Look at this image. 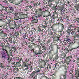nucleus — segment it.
<instances>
[{
  "label": "nucleus",
  "mask_w": 79,
  "mask_h": 79,
  "mask_svg": "<svg viewBox=\"0 0 79 79\" xmlns=\"http://www.w3.org/2000/svg\"><path fill=\"white\" fill-rule=\"evenodd\" d=\"M71 59H72V56H71L66 57L64 60V63H66L67 65H68L69 64V62L71 61Z\"/></svg>",
  "instance_id": "obj_1"
},
{
  "label": "nucleus",
  "mask_w": 79,
  "mask_h": 79,
  "mask_svg": "<svg viewBox=\"0 0 79 79\" xmlns=\"http://www.w3.org/2000/svg\"><path fill=\"white\" fill-rule=\"evenodd\" d=\"M67 28L68 29L66 30L67 33H70V32L73 31L74 30V26L73 25H69V26L67 27Z\"/></svg>",
  "instance_id": "obj_2"
},
{
  "label": "nucleus",
  "mask_w": 79,
  "mask_h": 79,
  "mask_svg": "<svg viewBox=\"0 0 79 79\" xmlns=\"http://www.w3.org/2000/svg\"><path fill=\"white\" fill-rule=\"evenodd\" d=\"M58 11L57 10L55 11L53 13L52 16H51L50 18L51 20L55 19L57 18H58Z\"/></svg>",
  "instance_id": "obj_3"
},
{
  "label": "nucleus",
  "mask_w": 79,
  "mask_h": 79,
  "mask_svg": "<svg viewBox=\"0 0 79 79\" xmlns=\"http://www.w3.org/2000/svg\"><path fill=\"white\" fill-rule=\"evenodd\" d=\"M23 30V29H22L19 32L20 34V35H22V37H23V39H27L28 38V35H26L27 33H23V32H22V31Z\"/></svg>",
  "instance_id": "obj_4"
},
{
  "label": "nucleus",
  "mask_w": 79,
  "mask_h": 79,
  "mask_svg": "<svg viewBox=\"0 0 79 79\" xmlns=\"http://www.w3.org/2000/svg\"><path fill=\"white\" fill-rule=\"evenodd\" d=\"M8 56V58L7 59V60L8 62V65L10 66H12V65H14L15 64V62H13V60H11V58L10 57L9 55L8 56Z\"/></svg>",
  "instance_id": "obj_5"
},
{
  "label": "nucleus",
  "mask_w": 79,
  "mask_h": 79,
  "mask_svg": "<svg viewBox=\"0 0 79 79\" xmlns=\"http://www.w3.org/2000/svg\"><path fill=\"white\" fill-rule=\"evenodd\" d=\"M53 33L54 34V35H55V36H52V38L54 41H55V42L58 41V40H60V35L56 34L55 32H53Z\"/></svg>",
  "instance_id": "obj_6"
},
{
  "label": "nucleus",
  "mask_w": 79,
  "mask_h": 79,
  "mask_svg": "<svg viewBox=\"0 0 79 79\" xmlns=\"http://www.w3.org/2000/svg\"><path fill=\"white\" fill-rule=\"evenodd\" d=\"M8 35L9 36V37L8 39V40L10 44H11L12 43V40L15 39L14 37V35H12L11 33H9Z\"/></svg>",
  "instance_id": "obj_7"
},
{
  "label": "nucleus",
  "mask_w": 79,
  "mask_h": 79,
  "mask_svg": "<svg viewBox=\"0 0 79 79\" xmlns=\"http://www.w3.org/2000/svg\"><path fill=\"white\" fill-rule=\"evenodd\" d=\"M8 11V13H12L13 15H16V11H15V10L11 6L9 7Z\"/></svg>",
  "instance_id": "obj_8"
},
{
  "label": "nucleus",
  "mask_w": 79,
  "mask_h": 79,
  "mask_svg": "<svg viewBox=\"0 0 79 79\" xmlns=\"http://www.w3.org/2000/svg\"><path fill=\"white\" fill-rule=\"evenodd\" d=\"M28 63H27L26 62H25V61H24L22 64V66L23 67H26V68L23 69V71H26V70H27L28 69Z\"/></svg>",
  "instance_id": "obj_9"
},
{
  "label": "nucleus",
  "mask_w": 79,
  "mask_h": 79,
  "mask_svg": "<svg viewBox=\"0 0 79 79\" xmlns=\"http://www.w3.org/2000/svg\"><path fill=\"white\" fill-rule=\"evenodd\" d=\"M12 23H10V25L11 26L13 27H12L10 28V29H14L15 27H16V23L15 22V21H12Z\"/></svg>",
  "instance_id": "obj_10"
},
{
  "label": "nucleus",
  "mask_w": 79,
  "mask_h": 79,
  "mask_svg": "<svg viewBox=\"0 0 79 79\" xmlns=\"http://www.w3.org/2000/svg\"><path fill=\"white\" fill-rule=\"evenodd\" d=\"M5 17L4 16V15L2 14H0V21H2V22H5L6 20L5 19H3Z\"/></svg>",
  "instance_id": "obj_11"
},
{
  "label": "nucleus",
  "mask_w": 79,
  "mask_h": 79,
  "mask_svg": "<svg viewBox=\"0 0 79 79\" xmlns=\"http://www.w3.org/2000/svg\"><path fill=\"white\" fill-rule=\"evenodd\" d=\"M35 74H36V73L35 72V71H33L32 73H31L30 74V76L29 77H28V78L29 79H32V78L33 77H34L35 76Z\"/></svg>",
  "instance_id": "obj_12"
},
{
  "label": "nucleus",
  "mask_w": 79,
  "mask_h": 79,
  "mask_svg": "<svg viewBox=\"0 0 79 79\" xmlns=\"http://www.w3.org/2000/svg\"><path fill=\"white\" fill-rule=\"evenodd\" d=\"M74 76L75 78H77L78 77H79V69H77L76 71Z\"/></svg>",
  "instance_id": "obj_13"
},
{
  "label": "nucleus",
  "mask_w": 79,
  "mask_h": 79,
  "mask_svg": "<svg viewBox=\"0 0 79 79\" xmlns=\"http://www.w3.org/2000/svg\"><path fill=\"white\" fill-rule=\"evenodd\" d=\"M40 62V63L42 64L43 65L45 66L46 65V62L44 61V60L43 59H39L38 60Z\"/></svg>",
  "instance_id": "obj_14"
},
{
  "label": "nucleus",
  "mask_w": 79,
  "mask_h": 79,
  "mask_svg": "<svg viewBox=\"0 0 79 79\" xmlns=\"http://www.w3.org/2000/svg\"><path fill=\"white\" fill-rule=\"evenodd\" d=\"M35 13L36 15H37V14L39 13L40 12L42 11V9L41 8L35 9Z\"/></svg>",
  "instance_id": "obj_15"
},
{
  "label": "nucleus",
  "mask_w": 79,
  "mask_h": 79,
  "mask_svg": "<svg viewBox=\"0 0 79 79\" xmlns=\"http://www.w3.org/2000/svg\"><path fill=\"white\" fill-rule=\"evenodd\" d=\"M6 49L7 48L6 47V46H3L2 47V50L3 51H5L6 52V54H7V56H8V51L7 50H6Z\"/></svg>",
  "instance_id": "obj_16"
},
{
  "label": "nucleus",
  "mask_w": 79,
  "mask_h": 79,
  "mask_svg": "<svg viewBox=\"0 0 79 79\" xmlns=\"http://www.w3.org/2000/svg\"><path fill=\"white\" fill-rule=\"evenodd\" d=\"M67 39H66V38L64 39V42L63 43H62L63 45H67V44L69 43L70 40H68L67 41Z\"/></svg>",
  "instance_id": "obj_17"
},
{
  "label": "nucleus",
  "mask_w": 79,
  "mask_h": 79,
  "mask_svg": "<svg viewBox=\"0 0 79 79\" xmlns=\"http://www.w3.org/2000/svg\"><path fill=\"white\" fill-rule=\"evenodd\" d=\"M9 74L8 73L6 72L5 73V75L3 74L2 77V78H4L5 79H8V77H9Z\"/></svg>",
  "instance_id": "obj_18"
},
{
  "label": "nucleus",
  "mask_w": 79,
  "mask_h": 79,
  "mask_svg": "<svg viewBox=\"0 0 79 79\" xmlns=\"http://www.w3.org/2000/svg\"><path fill=\"white\" fill-rule=\"evenodd\" d=\"M15 16L14 17V19L15 20H18L19 19H21V18H19V17L18 16V13L15 12Z\"/></svg>",
  "instance_id": "obj_19"
},
{
  "label": "nucleus",
  "mask_w": 79,
  "mask_h": 79,
  "mask_svg": "<svg viewBox=\"0 0 79 79\" xmlns=\"http://www.w3.org/2000/svg\"><path fill=\"white\" fill-rule=\"evenodd\" d=\"M35 42H37L39 43H38L39 45H42V42L40 40V37L39 38L36 39L35 40Z\"/></svg>",
  "instance_id": "obj_20"
},
{
  "label": "nucleus",
  "mask_w": 79,
  "mask_h": 79,
  "mask_svg": "<svg viewBox=\"0 0 79 79\" xmlns=\"http://www.w3.org/2000/svg\"><path fill=\"white\" fill-rule=\"evenodd\" d=\"M14 35L15 36H16V37H19V33L18 31H14Z\"/></svg>",
  "instance_id": "obj_21"
},
{
  "label": "nucleus",
  "mask_w": 79,
  "mask_h": 79,
  "mask_svg": "<svg viewBox=\"0 0 79 79\" xmlns=\"http://www.w3.org/2000/svg\"><path fill=\"white\" fill-rule=\"evenodd\" d=\"M66 37V38H65V39H67V41L70 40H71V37H70V33H67Z\"/></svg>",
  "instance_id": "obj_22"
},
{
  "label": "nucleus",
  "mask_w": 79,
  "mask_h": 79,
  "mask_svg": "<svg viewBox=\"0 0 79 79\" xmlns=\"http://www.w3.org/2000/svg\"><path fill=\"white\" fill-rule=\"evenodd\" d=\"M43 12L42 11L41 12H40L38 14H37L38 15L37 16H35L36 18H39H39H40L41 17H42L43 15Z\"/></svg>",
  "instance_id": "obj_23"
},
{
  "label": "nucleus",
  "mask_w": 79,
  "mask_h": 79,
  "mask_svg": "<svg viewBox=\"0 0 79 79\" xmlns=\"http://www.w3.org/2000/svg\"><path fill=\"white\" fill-rule=\"evenodd\" d=\"M35 40V38L33 37L30 36L28 39L29 41H30L31 42H33Z\"/></svg>",
  "instance_id": "obj_24"
},
{
  "label": "nucleus",
  "mask_w": 79,
  "mask_h": 79,
  "mask_svg": "<svg viewBox=\"0 0 79 79\" xmlns=\"http://www.w3.org/2000/svg\"><path fill=\"white\" fill-rule=\"evenodd\" d=\"M55 0H48V6H51V5H52V2H54Z\"/></svg>",
  "instance_id": "obj_25"
},
{
  "label": "nucleus",
  "mask_w": 79,
  "mask_h": 79,
  "mask_svg": "<svg viewBox=\"0 0 79 79\" xmlns=\"http://www.w3.org/2000/svg\"><path fill=\"white\" fill-rule=\"evenodd\" d=\"M35 72L37 74H39L40 73V72L41 71L40 69L39 68H36L35 69Z\"/></svg>",
  "instance_id": "obj_26"
},
{
  "label": "nucleus",
  "mask_w": 79,
  "mask_h": 79,
  "mask_svg": "<svg viewBox=\"0 0 79 79\" xmlns=\"http://www.w3.org/2000/svg\"><path fill=\"white\" fill-rule=\"evenodd\" d=\"M56 7H57V4L56 5L55 4H54L52 8V10H54L55 11H56V10H57Z\"/></svg>",
  "instance_id": "obj_27"
},
{
  "label": "nucleus",
  "mask_w": 79,
  "mask_h": 79,
  "mask_svg": "<svg viewBox=\"0 0 79 79\" xmlns=\"http://www.w3.org/2000/svg\"><path fill=\"white\" fill-rule=\"evenodd\" d=\"M51 68V65L49 64H48L47 65V67L46 68V69H47L48 71L49 70H50Z\"/></svg>",
  "instance_id": "obj_28"
},
{
  "label": "nucleus",
  "mask_w": 79,
  "mask_h": 79,
  "mask_svg": "<svg viewBox=\"0 0 79 79\" xmlns=\"http://www.w3.org/2000/svg\"><path fill=\"white\" fill-rule=\"evenodd\" d=\"M19 15L20 16L21 19H23L24 18V13L20 12L19 13Z\"/></svg>",
  "instance_id": "obj_29"
},
{
  "label": "nucleus",
  "mask_w": 79,
  "mask_h": 79,
  "mask_svg": "<svg viewBox=\"0 0 79 79\" xmlns=\"http://www.w3.org/2000/svg\"><path fill=\"white\" fill-rule=\"evenodd\" d=\"M64 6H60L59 7V10H60L61 11H64Z\"/></svg>",
  "instance_id": "obj_30"
},
{
  "label": "nucleus",
  "mask_w": 79,
  "mask_h": 79,
  "mask_svg": "<svg viewBox=\"0 0 79 79\" xmlns=\"http://www.w3.org/2000/svg\"><path fill=\"white\" fill-rule=\"evenodd\" d=\"M15 64L16 67L17 68V67H19L21 66V64H20V62H16V64Z\"/></svg>",
  "instance_id": "obj_31"
},
{
  "label": "nucleus",
  "mask_w": 79,
  "mask_h": 79,
  "mask_svg": "<svg viewBox=\"0 0 79 79\" xmlns=\"http://www.w3.org/2000/svg\"><path fill=\"white\" fill-rule=\"evenodd\" d=\"M49 48L48 49V50L49 51H53V50H54V48H53V47H52V46L51 45H50L49 46Z\"/></svg>",
  "instance_id": "obj_32"
},
{
  "label": "nucleus",
  "mask_w": 79,
  "mask_h": 79,
  "mask_svg": "<svg viewBox=\"0 0 79 79\" xmlns=\"http://www.w3.org/2000/svg\"><path fill=\"white\" fill-rule=\"evenodd\" d=\"M31 22L33 23H37L38 22V19H34L31 21Z\"/></svg>",
  "instance_id": "obj_33"
},
{
  "label": "nucleus",
  "mask_w": 79,
  "mask_h": 79,
  "mask_svg": "<svg viewBox=\"0 0 79 79\" xmlns=\"http://www.w3.org/2000/svg\"><path fill=\"white\" fill-rule=\"evenodd\" d=\"M67 72H64V74L63 75V79H66V77H67Z\"/></svg>",
  "instance_id": "obj_34"
},
{
  "label": "nucleus",
  "mask_w": 79,
  "mask_h": 79,
  "mask_svg": "<svg viewBox=\"0 0 79 79\" xmlns=\"http://www.w3.org/2000/svg\"><path fill=\"white\" fill-rule=\"evenodd\" d=\"M74 76V73L73 70L70 71L69 76V77H73Z\"/></svg>",
  "instance_id": "obj_35"
},
{
  "label": "nucleus",
  "mask_w": 79,
  "mask_h": 79,
  "mask_svg": "<svg viewBox=\"0 0 79 79\" xmlns=\"http://www.w3.org/2000/svg\"><path fill=\"white\" fill-rule=\"evenodd\" d=\"M69 50H73V49L70 50L69 48H67L65 50L64 52H65V53H69Z\"/></svg>",
  "instance_id": "obj_36"
},
{
  "label": "nucleus",
  "mask_w": 79,
  "mask_h": 79,
  "mask_svg": "<svg viewBox=\"0 0 79 79\" xmlns=\"http://www.w3.org/2000/svg\"><path fill=\"white\" fill-rule=\"evenodd\" d=\"M5 46L6 47L7 49H10V47H11V46L9 43L7 44Z\"/></svg>",
  "instance_id": "obj_37"
},
{
  "label": "nucleus",
  "mask_w": 79,
  "mask_h": 79,
  "mask_svg": "<svg viewBox=\"0 0 79 79\" xmlns=\"http://www.w3.org/2000/svg\"><path fill=\"white\" fill-rule=\"evenodd\" d=\"M60 56H62V57H63L64 58H66V54L64 53H63L60 54Z\"/></svg>",
  "instance_id": "obj_38"
},
{
  "label": "nucleus",
  "mask_w": 79,
  "mask_h": 79,
  "mask_svg": "<svg viewBox=\"0 0 79 79\" xmlns=\"http://www.w3.org/2000/svg\"><path fill=\"white\" fill-rule=\"evenodd\" d=\"M0 67H1V68L4 69L5 67V66L1 62V64H0Z\"/></svg>",
  "instance_id": "obj_39"
},
{
  "label": "nucleus",
  "mask_w": 79,
  "mask_h": 79,
  "mask_svg": "<svg viewBox=\"0 0 79 79\" xmlns=\"http://www.w3.org/2000/svg\"><path fill=\"white\" fill-rule=\"evenodd\" d=\"M8 54L9 56L10 55V56H13V54L11 52V50H10L9 51V52H8Z\"/></svg>",
  "instance_id": "obj_40"
},
{
  "label": "nucleus",
  "mask_w": 79,
  "mask_h": 79,
  "mask_svg": "<svg viewBox=\"0 0 79 79\" xmlns=\"http://www.w3.org/2000/svg\"><path fill=\"white\" fill-rule=\"evenodd\" d=\"M76 38H79V34L78 33V34H76L75 35V36H74V40L75 39H76Z\"/></svg>",
  "instance_id": "obj_41"
},
{
  "label": "nucleus",
  "mask_w": 79,
  "mask_h": 79,
  "mask_svg": "<svg viewBox=\"0 0 79 79\" xmlns=\"http://www.w3.org/2000/svg\"><path fill=\"white\" fill-rule=\"evenodd\" d=\"M55 45L57 48L56 51V54H58V49H59V48H58V45L57 44H55Z\"/></svg>",
  "instance_id": "obj_42"
},
{
  "label": "nucleus",
  "mask_w": 79,
  "mask_h": 79,
  "mask_svg": "<svg viewBox=\"0 0 79 79\" xmlns=\"http://www.w3.org/2000/svg\"><path fill=\"white\" fill-rule=\"evenodd\" d=\"M27 8H29L28 9L31 10V9L32 8V7L31 5H27V6L25 7V8L27 9Z\"/></svg>",
  "instance_id": "obj_43"
},
{
  "label": "nucleus",
  "mask_w": 79,
  "mask_h": 79,
  "mask_svg": "<svg viewBox=\"0 0 79 79\" xmlns=\"http://www.w3.org/2000/svg\"><path fill=\"white\" fill-rule=\"evenodd\" d=\"M47 13L48 15L47 16L46 15H43V17H47V16H50L51 15V14H50V12L49 11H47Z\"/></svg>",
  "instance_id": "obj_44"
},
{
  "label": "nucleus",
  "mask_w": 79,
  "mask_h": 79,
  "mask_svg": "<svg viewBox=\"0 0 79 79\" xmlns=\"http://www.w3.org/2000/svg\"><path fill=\"white\" fill-rule=\"evenodd\" d=\"M2 58H6V55H5V53L4 52H2Z\"/></svg>",
  "instance_id": "obj_45"
},
{
  "label": "nucleus",
  "mask_w": 79,
  "mask_h": 79,
  "mask_svg": "<svg viewBox=\"0 0 79 79\" xmlns=\"http://www.w3.org/2000/svg\"><path fill=\"white\" fill-rule=\"evenodd\" d=\"M59 58V56H58V55H56L55 56V59H54V60H55V61L57 62V60H58Z\"/></svg>",
  "instance_id": "obj_46"
},
{
  "label": "nucleus",
  "mask_w": 79,
  "mask_h": 79,
  "mask_svg": "<svg viewBox=\"0 0 79 79\" xmlns=\"http://www.w3.org/2000/svg\"><path fill=\"white\" fill-rule=\"evenodd\" d=\"M41 27L42 29V31H43V30H44V29H45L46 28V26H45L44 25V24H42Z\"/></svg>",
  "instance_id": "obj_47"
},
{
  "label": "nucleus",
  "mask_w": 79,
  "mask_h": 79,
  "mask_svg": "<svg viewBox=\"0 0 79 79\" xmlns=\"http://www.w3.org/2000/svg\"><path fill=\"white\" fill-rule=\"evenodd\" d=\"M44 62H46V63H48V61H49V60L48 58V57L44 59Z\"/></svg>",
  "instance_id": "obj_48"
},
{
  "label": "nucleus",
  "mask_w": 79,
  "mask_h": 79,
  "mask_svg": "<svg viewBox=\"0 0 79 79\" xmlns=\"http://www.w3.org/2000/svg\"><path fill=\"white\" fill-rule=\"evenodd\" d=\"M8 7H7L3 6V10H4L5 11H6V12H7V11H8Z\"/></svg>",
  "instance_id": "obj_49"
},
{
  "label": "nucleus",
  "mask_w": 79,
  "mask_h": 79,
  "mask_svg": "<svg viewBox=\"0 0 79 79\" xmlns=\"http://www.w3.org/2000/svg\"><path fill=\"white\" fill-rule=\"evenodd\" d=\"M61 31H63V30H64V25L63 24H61Z\"/></svg>",
  "instance_id": "obj_50"
},
{
  "label": "nucleus",
  "mask_w": 79,
  "mask_h": 79,
  "mask_svg": "<svg viewBox=\"0 0 79 79\" xmlns=\"http://www.w3.org/2000/svg\"><path fill=\"white\" fill-rule=\"evenodd\" d=\"M74 7L76 10H79V6L78 5H76V4H75Z\"/></svg>",
  "instance_id": "obj_51"
},
{
  "label": "nucleus",
  "mask_w": 79,
  "mask_h": 79,
  "mask_svg": "<svg viewBox=\"0 0 79 79\" xmlns=\"http://www.w3.org/2000/svg\"><path fill=\"white\" fill-rule=\"evenodd\" d=\"M3 34H4V31L2 29H0V35H2Z\"/></svg>",
  "instance_id": "obj_52"
},
{
  "label": "nucleus",
  "mask_w": 79,
  "mask_h": 79,
  "mask_svg": "<svg viewBox=\"0 0 79 79\" xmlns=\"http://www.w3.org/2000/svg\"><path fill=\"white\" fill-rule=\"evenodd\" d=\"M32 44H33V46H34L35 48H37L38 47V45L37 44H35L34 43H32Z\"/></svg>",
  "instance_id": "obj_53"
},
{
  "label": "nucleus",
  "mask_w": 79,
  "mask_h": 79,
  "mask_svg": "<svg viewBox=\"0 0 79 79\" xmlns=\"http://www.w3.org/2000/svg\"><path fill=\"white\" fill-rule=\"evenodd\" d=\"M48 35H52L53 34V33L52 31H51L49 32L48 33Z\"/></svg>",
  "instance_id": "obj_54"
},
{
  "label": "nucleus",
  "mask_w": 79,
  "mask_h": 79,
  "mask_svg": "<svg viewBox=\"0 0 79 79\" xmlns=\"http://www.w3.org/2000/svg\"><path fill=\"white\" fill-rule=\"evenodd\" d=\"M64 31H60V35H60V37H61V36L62 35H64Z\"/></svg>",
  "instance_id": "obj_55"
},
{
  "label": "nucleus",
  "mask_w": 79,
  "mask_h": 79,
  "mask_svg": "<svg viewBox=\"0 0 79 79\" xmlns=\"http://www.w3.org/2000/svg\"><path fill=\"white\" fill-rule=\"evenodd\" d=\"M42 53H43V51L41 50H40L38 53V55H40V54H42Z\"/></svg>",
  "instance_id": "obj_56"
},
{
  "label": "nucleus",
  "mask_w": 79,
  "mask_h": 79,
  "mask_svg": "<svg viewBox=\"0 0 79 79\" xmlns=\"http://www.w3.org/2000/svg\"><path fill=\"white\" fill-rule=\"evenodd\" d=\"M33 5H34V7L35 8H37L38 6H37V3L36 2L35 3H33Z\"/></svg>",
  "instance_id": "obj_57"
},
{
  "label": "nucleus",
  "mask_w": 79,
  "mask_h": 79,
  "mask_svg": "<svg viewBox=\"0 0 79 79\" xmlns=\"http://www.w3.org/2000/svg\"><path fill=\"white\" fill-rule=\"evenodd\" d=\"M24 61H25V63H27L28 62H29V59L28 58H27L26 59H25L24 60Z\"/></svg>",
  "instance_id": "obj_58"
},
{
  "label": "nucleus",
  "mask_w": 79,
  "mask_h": 79,
  "mask_svg": "<svg viewBox=\"0 0 79 79\" xmlns=\"http://www.w3.org/2000/svg\"><path fill=\"white\" fill-rule=\"evenodd\" d=\"M75 22L77 23H79V18H77L75 20Z\"/></svg>",
  "instance_id": "obj_59"
},
{
  "label": "nucleus",
  "mask_w": 79,
  "mask_h": 79,
  "mask_svg": "<svg viewBox=\"0 0 79 79\" xmlns=\"http://www.w3.org/2000/svg\"><path fill=\"white\" fill-rule=\"evenodd\" d=\"M74 41L75 42H77L78 44H79V38L77 39H75Z\"/></svg>",
  "instance_id": "obj_60"
},
{
  "label": "nucleus",
  "mask_w": 79,
  "mask_h": 79,
  "mask_svg": "<svg viewBox=\"0 0 79 79\" xmlns=\"http://www.w3.org/2000/svg\"><path fill=\"white\" fill-rule=\"evenodd\" d=\"M15 59L17 61H18V62H20V58L19 57H16L15 58Z\"/></svg>",
  "instance_id": "obj_61"
},
{
  "label": "nucleus",
  "mask_w": 79,
  "mask_h": 79,
  "mask_svg": "<svg viewBox=\"0 0 79 79\" xmlns=\"http://www.w3.org/2000/svg\"><path fill=\"white\" fill-rule=\"evenodd\" d=\"M28 47L29 48V50H30L31 51H32V49H33L32 48V46L29 45L28 46Z\"/></svg>",
  "instance_id": "obj_62"
},
{
  "label": "nucleus",
  "mask_w": 79,
  "mask_h": 79,
  "mask_svg": "<svg viewBox=\"0 0 79 79\" xmlns=\"http://www.w3.org/2000/svg\"><path fill=\"white\" fill-rule=\"evenodd\" d=\"M37 79V75H36L34 77H32L31 79Z\"/></svg>",
  "instance_id": "obj_63"
},
{
  "label": "nucleus",
  "mask_w": 79,
  "mask_h": 79,
  "mask_svg": "<svg viewBox=\"0 0 79 79\" xmlns=\"http://www.w3.org/2000/svg\"><path fill=\"white\" fill-rule=\"evenodd\" d=\"M68 47H70V46H71V45H72V43H71L70 41L68 43Z\"/></svg>",
  "instance_id": "obj_64"
}]
</instances>
